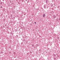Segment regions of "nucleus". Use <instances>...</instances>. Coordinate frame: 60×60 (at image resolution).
<instances>
[{
  "instance_id": "8",
  "label": "nucleus",
  "mask_w": 60,
  "mask_h": 60,
  "mask_svg": "<svg viewBox=\"0 0 60 60\" xmlns=\"http://www.w3.org/2000/svg\"><path fill=\"white\" fill-rule=\"evenodd\" d=\"M11 4H13V3H12Z\"/></svg>"
},
{
  "instance_id": "9",
  "label": "nucleus",
  "mask_w": 60,
  "mask_h": 60,
  "mask_svg": "<svg viewBox=\"0 0 60 60\" xmlns=\"http://www.w3.org/2000/svg\"><path fill=\"white\" fill-rule=\"evenodd\" d=\"M1 53H2V52H1Z\"/></svg>"
},
{
  "instance_id": "4",
  "label": "nucleus",
  "mask_w": 60,
  "mask_h": 60,
  "mask_svg": "<svg viewBox=\"0 0 60 60\" xmlns=\"http://www.w3.org/2000/svg\"><path fill=\"white\" fill-rule=\"evenodd\" d=\"M34 24H36V22H34Z\"/></svg>"
},
{
  "instance_id": "2",
  "label": "nucleus",
  "mask_w": 60,
  "mask_h": 60,
  "mask_svg": "<svg viewBox=\"0 0 60 60\" xmlns=\"http://www.w3.org/2000/svg\"><path fill=\"white\" fill-rule=\"evenodd\" d=\"M45 14L43 15V17H45Z\"/></svg>"
},
{
  "instance_id": "5",
  "label": "nucleus",
  "mask_w": 60,
  "mask_h": 60,
  "mask_svg": "<svg viewBox=\"0 0 60 60\" xmlns=\"http://www.w3.org/2000/svg\"><path fill=\"white\" fill-rule=\"evenodd\" d=\"M46 3H48V2L46 0Z\"/></svg>"
},
{
  "instance_id": "7",
  "label": "nucleus",
  "mask_w": 60,
  "mask_h": 60,
  "mask_svg": "<svg viewBox=\"0 0 60 60\" xmlns=\"http://www.w3.org/2000/svg\"><path fill=\"white\" fill-rule=\"evenodd\" d=\"M54 18H56V16H54Z\"/></svg>"
},
{
  "instance_id": "1",
  "label": "nucleus",
  "mask_w": 60,
  "mask_h": 60,
  "mask_svg": "<svg viewBox=\"0 0 60 60\" xmlns=\"http://www.w3.org/2000/svg\"><path fill=\"white\" fill-rule=\"evenodd\" d=\"M44 8H46V4H45L44 6Z\"/></svg>"
},
{
  "instance_id": "3",
  "label": "nucleus",
  "mask_w": 60,
  "mask_h": 60,
  "mask_svg": "<svg viewBox=\"0 0 60 60\" xmlns=\"http://www.w3.org/2000/svg\"><path fill=\"white\" fill-rule=\"evenodd\" d=\"M53 6V4H52V5H51V7H52V6Z\"/></svg>"
},
{
  "instance_id": "6",
  "label": "nucleus",
  "mask_w": 60,
  "mask_h": 60,
  "mask_svg": "<svg viewBox=\"0 0 60 60\" xmlns=\"http://www.w3.org/2000/svg\"><path fill=\"white\" fill-rule=\"evenodd\" d=\"M41 49H40L39 50V51H41Z\"/></svg>"
}]
</instances>
